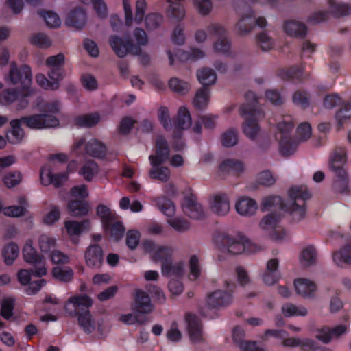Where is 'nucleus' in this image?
Returning a JSON list of instances; mask_svg holds the SVG:
<instances>
[{
    "label": "nucleus",
    "instance_id": "1",
    "mask_svg": "<svg viewBox=\"0 0 351 351\" xmlns=\"http://www.w3.org/2000/svg\"><path fill=\"white\" fill-rule=\"evenodd\" d=\"M293 126L289 117L284 118L276 125L275 138L279 141V151L284 156L293 154L297 151L298 144L306 141L312 135L311 125L308 123H302L297 128L296 139L293 140L290 136Z\"/></svg>",
    "mask_w": 351,
    "mask_h": 351
},
{
    "label": "nucleus",
    "instance_id": "2",
    "mask_svg": "<svg viewBox=\"0 0 351 351\" xmlns=\"http://www.w3.org/2000/svg\"><path fill=\"white\" fill-rule=\"evenodd\" d=\"M36 107L40 111V114L23 117L20 119L27 127L31 129L42 130L56 128L60 125V121L56 116L61 108L59 101L53 100L43 104L38 101Z\"/></svg>",
    "mask_w": 351,
    "mask_h": 351
},
{
    "label": "nucleus",
    "instance_id": "3",
    "mask_svg": "<svg viewBox=\"0 0 351 351\" xmlns=\"http://www.w3.org/2000/svg\"><path fill=\"white\" fill-rule=\"evenodd\" d=\"M92 305L93 300L90 297L77 295L71 297L64 307L70 316H78V324L86 334L93 333L96 328L95 319L88 310Z\"/></svg>",
    "mask_w": 351,
    "mask_h": 351
},
{
    "label": "nucleus",
    "instance_id": "4",
    "mask_svg": "<svg viewBox=\"0 0 351 351\" xmlns=\"http://www.w3.org/2000/svg\"><path fill=\"white\" fill-rule=\"evenodd\" d=\"M245 97L246 104L240 108V114L245 119L242 126L243 132L247 138L254 140L259 134L258 121L263 119L264 113L261 110L256 108V104L258 98L254 93L249 91Z\"/></svg>",
    "mask_w": 351,
    "mask_h": 351
},
{
    "label": "nucleus",
    "instance_id": "5",
    "mask_svg": "<svg viewBox=\"0 0 351 351\" xmlns=\"http://www.w3.org/2000/svg\"><path fill=\"white\" fill-rule=\"evenodd\" d=\"M148 42L149 39L146 32L141 27H136L134 29L130 40L127 43L117 36H112L109 38L111 48L120 58L125 57L128 53L141 56L142 54L141 48L146 46Z\"/></svg>",
    "mask_w": 351,
    "mask_h": 351
},
{
    "label": "nucleus",
    "instance_id": "6",
    "mask_svg": "<svg viewBox=\"0 0 351 351\" xmlns=\"http://www.w3.org/2000/svg\"><path fill=\"white\" fill-rule=\"evenodd\" d=\"M169 158V148L167 141L162 136L157 137L156 141L155 154L149 156L152 165L149 171V176L154 180L167 182L171 176L170 169L162 166Z\"/></svg>",
    "mask_w": 351,
    "mask_h": 351
},
{
    "label": "nucleus",
    "instance_id": "7",
    "mask_svg": "<svg viewBox=\"0 0 351 351\" xmlns=\"http://www.w3.org/2000/svg\"><path fill=\"white\" fill-rule=\"evenodd\" d=\"M346 162V151L344 147L335 149L328 160L329 169L337 177L334 186L340 193L346 192L348 187V174L345 169Z\"/></svg>",
    "mask_w": 351,
    "mask_h": 351
},
{
    "label": "nucleus",
    "instance_id": "8",
    "mask_svg": "<svg viewBox=\"0 0 351 351\" xmlns=\"http://www.w3.org/2000/svg\"><path fill=\"white\" fill-rule=\"evenodd\" d=\"M289 201L287 210L292 219L300 221L306 215V201L310 199L311 194L306 186H293L288 191Z\"/></svg>",
    "mask_w": 351,
    "mask_h": 351
},
{
    "label": "nucleus",
    "instance_id": "9",
    "mask_svg": "<svg viewBox=\"0 0 351 351\" xmlns=\"http://www.w3.org/2000/svg\"><path fill=\"white\" fill-rule=\"evenodd\" d=\"M152 203L167 217V223L178 232H185L191 228V223L182 217H175L176 205L165 196H158L152 199Z\"/></svg>",
    "mask_w": 351,
    "mask_h": 351
},
{
    "label": "nucleus",
    "instance_id": "10",
    "mask_svg": "<svg viewBox=\"0 0 351 351\" xmlns=\"http://www.w3.org/2000/svg\"><path fill=\"white\" fill-rule=\"evenodd\" d=\"M5 81L12 85H20L22 91L30 90L32 94L34 93V90L30 88V85L32 81V69L27 64H22L20 66L17 65L16 62H12L10 65V70L8 73L4 77Z\"/></svg>",
    "mask_w": 351,
    "mask_h": 351
},
{
    "label": "nucleus",
    "instance_id": "11",
    "mask_svg": "<svg viewBox=\"0 0 351 351\" xmlns=\"http://www.w3.org/2000/svg\"><path fill=\"white\" fill-rule=\"evenodd\" d=\"M221 250L231 254H240L243 252L254 253L258 247L245 236L239 234L236 236L223 235L221 237Z\"/></svg>",
    "mask_w": 351,
    "mask_h": 351
},
{
    "label": "nucleus",
    "instance_id": "12",
    "mask_svg": "<svg viewBox=\"0 0 351 351\" xmlns=\"http://www.w3.org/2000/svg\"><path fill=\"white\" fill-rule=\"evenodd\" d=\"M280 223V217L271 213L262 218L259 222V228L271 240L280 242L285 240L289 235Z\"/></svg>",
    "mask_w": 351,
    "mask_h": 351
},
{
    "label": "nucleus",
    "instance_id": "13",
    "mask_svg": "<svg viewBox=\"0 0 351 351\" xmlns=\"http://www.w3.org/2000/svg\"><path fill=\"white\" fill-rule=\"evenodd\" d=\"M170 3L168 14L178 21L182 20L185 16V9L182 5L186 0H175L173 3L171 0H167ZM194 7L202 15L208 14L212 10L213 4L210 0H192Z\"/></svg>",
    "mask_w": 351,
    "mask_h": 351
},
{
    "label": "nucleus",
    "instance_id": "14",
    "mask_svg": "<svg viewBox=\"0 0 351 351\" xmlns=\"http://www.w3.org/2000/svg\"><path fill=\"white\" fill-rule=\"evenodd\" d=\"M32 95V90L29 93L22 90L19 92L15 88H5L0 93V106H8L16 102L17 110L25 109L29 105L27 97Z\"/></svg>",
    "mask_w": 351,
    "mask_h": 351
},
{
    "label": "nucleus",
    "instance_id": "15",
    "mask_svg": "<svg viewBox=\"0 0 351 351\" xmlns=\"http://www.w3.org/2000/svg\"><path fill=\"white\" fill-rule=\"evenodd\" d=\"M123 8L125 25L128 27H132L134 25H140L142 23L147 8V3L145 0H137L136 1L134 16L130 0H123Z\"/></svg>",
    "mask_w": 351,
    "mask_h": 351
},
{
    "label": "nucleus",
    "instance_id": "16",
    "mask_svg": "<svg viewBox=\"0 0 351 351\" xmlns=\"http://www.w3.org/2000/svg\"><path fill=\"white\" fill-rule=\"evenodd\" d=\"M226 286L228 290H216L209 293L206 297V304L210 308H219L226 307L232 304L233 297L230 292L235 287L234 284H230L226 282Z\"/></svg>",
    "mask_w": 351,
    "mask_h": 351
},
{
    "label": "nucleus",
    "instance_id": "17",
    "mask_svg": "<svg viewBox=\"0 0 351 351\" xmlns=\"http://www.w3.org/2000/svg\"><path fill=\"white\" fill-rule=\"evenodd\" d=\"M207 31L210 36L217 38L214 43L213 49L216 52L228 55L230 51V42L226 36V30L219 23H212L207 27Z\"/></svg>",
    "mask_w": 351,
    "mask_h": 351
},
{
    "label": "nucleus",
    "instance_id": "18",
    "mask_svg": "<svg viewBox=\"0 0 351 351\" xmlns=\"http://www.w3.org/2000/svg\"><path fill=\"white\" fill-rule=\"evenodd\" d=\"M145 251L150 254L155 261L162 263V266L172 258L173 250L171 247L156 244L151 240L143 243Z\"/></svg>",
    "mask_w": 351,
    "mask_h": 351
},
{
    "label": "nucleus",
    "instance_id": "19",
    "mask_svg": "<svg viewBox=\"0 0 351 351\" xmlns=\"http://www.w3.org/2000/svg\"><path fill=\"white\" fill-rule=\"evenodd\" d=\"M181 207L183 213L192 219L201 220L206 216L203 206L193 193L184 196Z\"/></svg>",
    "mask_w": 351,
    "mask_h": 351
},
{
    "label": "nucleus",
    "instance_id": "20",
    "mask_svg": "<svg viewBox=\"0 0 351 351\" xmlns=\"http://www.w3.org/2000/svg\"><path fill=\"white\" fill-rule=\"evenodd\" d=\"M69 171L53 173L52 168L49 164H46L42 167L40 171V180L43 186L53 185L55 187H59L63 185L69 178Z\"/></svg>",
    "mask_w": 351,
    "mask_h": 351
},
{
    "label": "nucleus",
    "instance_id": "21",
    "mask_svg": "<svg viewBox=\"0 0 351 351\" xmlns=\"http://www.w3.org/2000/svg\"><path fill=\"white\" fill-rule=\"evenodd\" d=\"M208 205L210 211L218 217H225L230 211V197L223 193L210 196Z\"/></svg>",
    "mask_w": 351,
    "mask_h": 351
},
{
    "label": "nucleus",
    "instance_id": "22",
    "mask_svg": "<svg viewBox=\"0 0 351 351\" xmlns=\"http://www.w3.org/2000/svg\"><path fill=\"white\" fill-rule=\"evenodd\" d=\"M256 21V25L260 27H264L267 25L264 17H258L256 20L254 18V13L250 10L247 14L242 15L235 26V29L238 34H245L251 32L254 26Z\"/></svg>",
    "mask_w": 351,
    "mask_h": 351
},
{
    "label": "nucleus",
    "instance_id": "23",
    "mask_svg": "<svg viewBox=\"0 0 351 351\" xmlns=\"http://www.w3.org/2000/svg\"><path fill=\"white\" fill-rule=\"evenodd\" d=\"M263 282L267 286H272L281 278L279 271V261L276 258L269 259L266 263L265 269L261 273Z\"/></svg>",
    "mask_w": 351,
    "mask_h": 351
},
{
    "label": "nucleus",
    "instance_id": "24",
    "mask_svg": "<svg viewBox=\"0 0 351 351\" xmlns=\"http://www.w3.org/2000/svg\"><path fill=\"white\" fill-rule=\"evenodd\" d=\"M349 324H339L334 328L322 327L317 330L315 337L324 343L330 342L348 332Z\"/></svg>",
    "mask_w": 351,
    "mask_h": 351
},
{
    "label": "nucleus",
    "instance_id": "25",
    "mask_svg": "<svg viewBox=\"0 0 351 351\" xmlns=\"http://www.w3.org/2000/svg\"><path fill=\"white\" fill-rule=\"evenodd\" d=\"M48 80L44 74L38 73L36 75L37 84L45 90H56L60 86V82L62 80V74L58 70H49L47 73Z\"/></svg>",
    "mask_w": 351,
    "mask_h": 351
},
{
    "label": "nucleus",
    "instance_id": "26",
    "mask_svg": "<svg viewBox=\"0 0 351 351\" xmlns=\"http://www.w3.org/2000/svg\"><path fill=\"white\" fill-rule=\"evenodd\" d=\"M154 306L151 302L149 295L144 291L137 290L132 309L136 313L148 314L153 311Z\"/></svg>",
    "mask_w": 351,
    "mask_h": 351
},
{
    "label": "nucleus",
    "instance_id": "27",
    "mask_svg": "<svg viewBox=\"0 0 351 351\" xmlns=\"http://www.w3.org/2000/svg\"><path fill=\"white\" fill-rule=\"evenodd\" d=\"M87 21L86 12L82 8L71 9L66 14L65 23L67 26L77 29L83 28Z\"/></svg>",
    "mask_w": 351,
    "mask_h": 351
},
{
    "label": "nucleus",
    "instance_id": "28",
    "mask_svg": "<svg viewBox=\"0 0 351 351\" xmlns=\"http://www.w3.org/2000/svg\"><path fill=\"white\" fill-rule=\"evenodd\" d=\"M295 292L304 298L315 297L317 292V285L313 280L299 278L293 282Z\"/></svg>",
    "mask_w": 351,
    "mask_h": 351
},
{
    "label": "nucleus",
    "instance_id": "29",
    "mask_svg": "<svg viewBox=\"0 0 351 351\" xmlns=\"http://www.w3.org/2000/svg\"><path fill=\"white\" fill-rule=\"evenodd\" d=\"M258 209L256 202L247 197H240L235 202L236 212L243 217L254 215Z\"/></svg>",
    "mask_w": 351,
    "mask_h": 351
},
{
    "label": "nucleus",
    "instance_id": "30",
    "mask_svg": "<svg viewBox=\"0 0 351 351\" xmlns=\"http://www.w3.org/2000/svg\"><path fill=\"white\" fill-rule=\"evenodd\" d=\"M167 55L170 64H173L176 59L182 62L197 61L204 57V51L197 48H190L188 51H179L175 56L170 51H167Z\"/></svg>",
    "mask_w": 351,
    "mask_h": 351
},
{
    "label": "nucleus",
    "instance_id": "31",
    "mask_svg": "<svg viewBox=\"0 0 351 351\" xmlns=\"http://www.w3.org/2000/svg\"><path fill=\"white\" fill-rule=\"evenodd\" d=\"M189 337L194 342L202 339V325L199 318L193 314H187L185 317Z\"/></svg>",
    "mask_w": 351,
    "mask_h": 351
},
{
    "label": "nucleus",
    "instance_id": "32",
    "mask_svg": "<svg viewBox=\"0 0 351 351\" xmlns=\"http://www.w3.org/2000/svg\"><path fill=\"white\" fill-rule=\"evenodd\" d=\"M23 256L25 262L35 266H45L44 258L40 256L33 247V241L27 239L23 248Z\"/></svg>",
    "mask_w": 351,
    "mask_h": 351
},
{
    "label": "nucleus",
    "instance_id": "33",
    "mask_svg": "<svg viewBox=\"0 0 351 351\" xmlns=\"http://www.w3.org/2000/svg\"><path fill=\"white\" fill-rule=\"evenodd\" d=\"M64 228L72 241L76 243L77 240L75 237L80 236L84 230H88L90 228V223L88 221L78 222L69 220L64 222Z\"/></svg>",
    "mask_w": 351,
    "mask_h": 351
},
{
    "label": "nucleus",
    "instance_id": "34",
    "mask_svg": "<svg viewBox=\"0 0 351 351\" xmlns=\"http://www.w3.org/2000/svg\"><path fill=\"white\" fill-rule=\"evenodd\" d=\"M85 260L89 267L99 268L103 261V252L98 245L88 247L85 253Z\"/></svg>",
    "mask_w": 351,
    "mask_h": 351
},
{
    "label": "nucleus",
    "instance_id": "35",
    "mask_svg": "<svg viewBox=\"0 0 351 351\" xmlns=\"http://www.w3.org/2000/svg\"><path fill=\"white\" fill-rule=\"evenodd\" d=\"M332 261L339 267L351 265V243L335 251L332 254Z\"/></svg>",
    "mask_w": 351,
    "mask_h": 351
},
{
    "label": "nucleus",
    "instance_id": "36",
    "mask_svg": "<svg viewBox=\"0 0 351 351\" xmlns=\"http://www.w3.org/2000/svg\"><path fill=\"white\" fill-rule=\"evenodd\" d=\"M244 166L242 162L233 159L223 160L219 167V175L225 177L227 175L243 171Z\"/></svg>",
    "mask_w": 351,
    "mask_h": 351
},
{
    "label": "nucleus",
    "instance_id": "37",
    "mask_svg": "<svg viewBox=\"0 0 351 351\" xmlns=\"http://www.w3.org/2000/svg\"><path fill=\"white\" fill-rule=\"evenodd\" d=\"M283 28L285 32L290 36H304L307 32L306 26L296 21H286Z\"/></svg>",
    "mask_w": 351,
    "mask_h": 351
},
{
    "label": "nucleus",
    "instance_id": "38",
    "mask_svg": "<svg viewBox=\"0 0 351 351\" xmlns=\"http://www.w3.org/2000/svg\"><path fill=\"white\" fill-rule=\"evenodd\" d=\"M22 121L20 119H14L10 121L12 130L8 134V141L12 144L19 143L24 137V131L21 128Z\"/></svg>",
    "mask_w": 351,
    "mask_h": 351
},
{
    "label": "nucleus",
    "instance_id": "39",
    "mask_svg": "<svg viewBox=\"0 0 351 351\" xmlns=\"http://www.w3.org/2000/svg\"><path fill=\"white\" fill-rule=\"evenodd\" d=\"M47 274V268L45 266H42L36 268L34 270L29 271L23 269L19 271L17 278L19 282L23 285H27L30 281L31 275L41 277Z\"/></svg>",
    "mask_w": 351,
    "mask_h": 351
},
{
    "label": "nucleus",
    "instance_id": "40",
    "mask_svg": "<svg viewBox=\"0 0 351 351\" xmlns=\"http://www.w3.org/2000/svg\"><path fill=\"white\" fill-rule=\"evenodd\" d=\"M103 226L105 231L112 239L118 241L123 237L125 228L118 217L108 224H106Z\"/></svg>",
    "mask_w": 351,
    "mask_h": 351
},
{
    "label": "nucleus",
    "instance_id": "41",
    "mask_svg": "<svg viewBox=\"0 0 351 351\" xmlns=\"http://www.w3.org/2000/svg\"><path fill=\"white\" fill-rule=\"evenodd\" d=\"M282 313L287 317H304L308 314V310L302 305H295L291 302L285 303L281 307Z\"/></svg>",
    "mask_w": 351,
    "mask_h": 351
},
{
    "label": "nucleus",
    "instance_id": "42",
    "mask_svg": "<svg viewBox=\"0 0 351 351\" xmlns=\"http://www.w3.org/2000/svg\"><path fill=\"white\" fill-rule=\"evenodd\" d=\"M327 3L330 12L337 16H343L351 14V3L328 0Z\"/></svg>",
    "mask_w": 351,
    "mask_h": 351
},
{
    "label": "nucleus",
    "instance_id": "43",
    "mask_svg": "<svg viewBox=\"0 0 351 351\" xmlns=\"http://www.w3.org/2000/svg\"><path fill=\"white\" fill-rule=\"evenodd\" d=\"M192 119L189 109L186 106H180L178 110L177 123L176 128L187 130L191 126Z\"/></svg>",
    "mask_w": 351,
    "mask_h": 351
},
{
    "label": "nucleus",
    "instance_id": "44",
    "mask_svg": "<svg viewBox=\"0 0 351 351\" xmlns=\"http://www.w3.org/2000/svg\"><path fill=\"white\" fill-rule=\"evenodd\" d=\"M282 340V345L289 347L300 346L303 350L308 351L313 348V341L307 338L287 337L285 336Z\"/></svg>",
    "mask_w": 351,
    "mask_h": 351
},
{
    "label": "nucleus",
    "instance_id": "45",
    "mask_svg": "<svg viewBox=\"0 0 351 351\" xmlns=\"http://www.w3.org/2000/svg\"><path fill=\"white\" fill-rule=\"evenodd\" d=\"M18 202L20 206H10L3 208V214L10 217H19L25 215V207L27 206L26 198L23 196L19 197Z\"/></svg>",
    "mask_w": 351,
    "mask_h": 351
},
{
    "label": "nucleus",
    "instance_id": "46",
    "mask_svg": "<svg viewBox=\"0 0 351 351\" xmlns=\"http://www.w3.org/2000/svg\"><path fill=\"white\" fill-rule=\"evenodd\" d=\"M317 253L313 245L304 247L300 252V261L304 266H311L317 261Z\"/></svg>",
    "mask_w": 351,
    "mask_h": 351
},
{
    "label": "nucleus",
    "instance_id": "47",
    "mask_svg": "<svg viewBox=\"0 0 351 351\" xmlns=\"http://www.w3.org/2000/svg\"><path fill=\"white\" fill-rule=\"evenodd\" d=\"M184 265L182 262L173 263L172 258L162 266V273L167 276H180L184 274Z\"/></svg>",
    "mask_w": 351,
    "mask_h": 351
},
{
    "label": "nucleus",
    "instance_id": "48",
    "mask_svg": "<svg viewBox=\"0 0 351 351\" xmlns=\"http://www.w3.org/2000/svg\"><path fill=\"white\" fill-rule=\"evenodd\" d=\"M86 153L93 157H102L106 153V146L99 141L92 138L85 145Z\"/></svg>",
    "mask_w": 351,
    "mask_h": 351
},
{
    "label": "nucleus",
    "instance_id": "49",
    "mask_svg": "<svg viewBox=\"0 0 351 351\" xmlns=\"http://www.w3.org/2000/svg\"><path fill=\"white\" fill-rule=\"evenodd\" d=\"M210 97V90L202 87L197 90L193 100V104L197 109H204L209 104Z\"/></svg>",
    "mask_w": 351,
    "mask_h": 351
},
{
    "label": "nucleus",
    "instance_id": "50",
    "mask_svg": "<svg viewBox=\"0 0 351 351\" xmlns=\"http://www.w3.org/2000/svg\"><path fill=\"white\" fill-rule=\"evenodd\" d=\"M196 75L198 81L204 88L214 84L217 81L215 72L210 68H202L197 71Z\"/></svg>",
    "mask_w": 351,
    "mask_h": 351
},
{
    "label": "nucleus",
    "instance_id": "51",
    "mask_svg": "<svg viewBox=\"0 0 351 351\" xmlns=\"http://www.w3.org/2000/svg\"><path fill=\"white\" fill-rule=\"evenodd\" d=\"M88 204L82 200H71L68 204V210L71 215L73 217L83 216L88 212Z\"/></svg>",
    "mask_w": 351,
    "mask_h": 351
},
{
    "label": "nucleus",
    "instance_id": "52",
    "mask_svg": "<svg viewBox=\"0 0 351 351\" xmlns=\"http://www.w3.org/2000/svg\"><path fill=\"white\" fill-rule=\"evenodd\" d=\"M82 3L91 4L97 16L100 19H105L108 16V10L104 0H80Z\"/></svg>",
    "mask_w": 351,
    "mask_h": 351
},
{
    "label": "nucleus",
    "instance_id": "53",
    "mask_svg": "<svg viewBox=\"0 0 351 351\" xmlns=\"http://www.w3.org/2000/svg\"><path fill=\"white\" fill-rule=\"evenodd\" d=\"M2 254L5 263L7 265H10L18 257L19 254V247L16 243L11 242L4 246Z\"/></svg>",
    "mask_w": 351,
    "mask_h": 351
},
{
    "label": "nucleus",
    "instance_id": "54",
    "mask_svg": "<svg viewBox=\"0 0 351 351\" xmlns=\"http://www.w3.org/2000/svg\"><path fill=\"white\" fill-rule=\"evenodd\" d=\"M99 167L96 162L92 160L87 161L80 169L79 174L88 182L91 181L94 176L97 174Z\"/></svg>",
    "mask_w": 351,
    "mask_h": 351
},
{
    "label": "nucleus",
    "instance_id": "55",
    "mask_svg": "<svg viewBox=\"0 0 351 351\" xmlns=\"http://www.w3.org/2000/svg\"><path fill=\"white\" fill-rule=\"evenodd\" d=\"M100 120V116L97 113L84 114L75 118V123L81 127H92L96 125Z\"/></svg>",
    "mask_w": 351,
    "mask_h": 351
},
{
    "label": "nucleus",
    "instance_id": "56",
    "mask_svg": "<svg viewBox=\"0 0 351 351\" xmlns=\"http://www.w3.org/2000/svg\"><path fill=\"white\" fill-rule=\"evenodd\" d=\"M38 14L43 19L49 27L56 28L61 25V20L59 16L54 12L43 10L39 12Z\"/></svg>",
    "mask_w": 351,
    "mask_h": 351
},
{
    "label": "nucleus",
    "instance_id": "57",
    "mask_svg": "<svg viewBox=\"0 0 351 351\" xmlns=\"http://www.w3.org/2000/svg\"><path fill=\"white\" fill-rule=\"evenodd\" d=\"M64 64V56L62 53H59L56 56H52L47 58L45 64L49 68V70H58L64 77L63 71L62 67Z\"/></svg>",
    "mask_w": 351,
    "mask_h": 351
},
{
    "label": "nucleus",
    "instance_id": "58",
    "mask_svg": "<svg viewBox=\"0 0 351 351\" xmlns=\"http://www.w3.org/2000/svg\"><path fill=\"white\" fill-rule=\"evenodd\" d=\"M97 214L101 218L103 226L108 224L118 217L113 210L104 205H99L97 207Z\"/></svg>",
    "mask_w": 351,
    "mask_h": 351
},
{
    "label": "nucleus",
    "instance_id": "59",
    "mask_svg": "<svg viewBox=\"0 0 351 351\" xmlns=\"http://www.w3.org/2000/svg\"><path fill=\"white\" fill-rule=\"evenodd\" d=\"M217 116L206 114L200 118V121L195 123L193 128V130L196 133H200L202 130L201 123L207 129H213L215 126Z\"/></svg>",
    "mask_w": 351,
    "mask_h": 351
},
{
    "label": "nucleus",
    "instance_id": "60",
    "mask_svg": "<svg viewBox=\"0 0 351 351\" xmlns=\"http://www.w3.org/2000/svg\"><path fill=\"white\" fill-rule=\"evenodd\" d=\"M238 134L237 131L232 128L225 131L221 136V142L223 146L226 147H231L238 143Z\"/></svg>",
    "mask_w": 351,
    "mask_h": 351
},
{
    "label": "nucleus",
    "instance_id": "61",
    "mask_svg": "<svg viewBox=\"0 0 351 351\" xmlns=\"http://www.w3.org/2000/svg\"><path fill=\"white\" fill-rule=\"evenodd\" d=\"M169 86L173 91L182 95L186 94L190 88L188 82L176 77H173L169 80Z\"/></svg>",
    "mask_w": 351,
    "mask_h": 351
},
{
    "label": "nucleus",
    "instance_id": "62",
    "mask_svg": "<svg viewBox=\"0 0 351 351\" xmlns=\"http://www.w3.org/2000/svg\"><path fill=\"white\" fill-rule=\"evenodd\" d=\"M53 276L60 281L68 282L73 278V271L69 267H56L53 269Z\"/></svg>",
    "mask_w": 351,
    "mask_h": 351
},
{
    "label": "nucleus",
    "instance_id": "63",
    "mask_svg": "<svg viewBox=\"0 0 351 351\" xmlns=\"http://www.w3.org/2000/svg\"><path fill=\"white\" fill-rule=\"evenodd\" d=\"M256 43L263 51H267L274 47V40L265 32H261L256 36Z\"/></svg>",
    "mask_w": 351,
    "mask_h": 351
},
{
    "label": "nucleus",
    "instance_id": "64",
    "mask_svg": "<svg viewBox=\"0 0 351 351\" xmlns=\"http://www.w3.org/2000/svg\"><path fill=\"white\" fill-rule=\"evenodd\" d=\"M351 118V101L340 109L336 114L335 119L338 124V130L342 128L344 121Z\"/></svg>",
    "mask_w": 351,
    "mask_h": 351
}]
</instances>
